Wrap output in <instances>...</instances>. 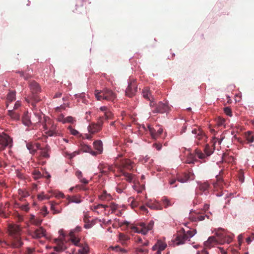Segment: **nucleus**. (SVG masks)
Instances as JSON below:
<instances>
[{
    "label": "nucleus",
    "mask_w": 254,
    "mask_h": 254,
    "mask_svg": "<svg viewBox=\"0 0 254 254\" xmlns=\"http://www.w3.org/2000/svg\"><path fill=\"white\" fill-rule=\"evenodd\" d=\"M95 95L98 100H105L114 102L116 98V94L109 89L106 88L103 90H96Z\"/></svg>",
    "instance_id": "f257e3e1"
},
{
    "label": "nucleus",
    "mask_w": 254,
    "mask_h": 254,
    "mask_svg": "<svg viewBox=\"0 0 254 254\" xmlns=\"http://www.w3.org/2000/svg\"><path fill=\"white\" fill-rule=\"evenodd\" d=\"M196 230H189L186 233L184 229L182 232H179L174 240V242L177 245H180L184 244L185 242L193 237L196 233Z\"/></svg>",
    "instance_id": "f03ea898"
},
{
    "label": "nucleus",
    "mask_w": 254,
    "mask_h": 254,
    "mask_svg": "<svg viewBox=\"0 0 254 254\" xmlns=\"http://www.w3.org/2000/svg\"><path fill=\"white\" fill-rule=\"evenodd\" d=\"M45 124L44 125V128L45 129L48 130L46 132L50 136H60V133L57 129V125H55L53 121L49 118H45Z\"/></svg>",
    "instance_id": "7ed1b4c3"
},
{
    "label": "nucleus",
    "mask_w": 254,
    "mask_h": 254,
    "mask_svg": "<svg viewBox=\"0 0 254 254\" xmlns=\"http://www.w3.org/2000/svg\"><path fill=\"white\" fill-rule=\"evenodd\" d=\"M7 238L5 243L13 248L16 246V226L14 224H9L7 229Z\"/></svg>",
    "instance_id": "20e7f679"
},
{
    "label": "nucleus",
    "mask_w": 254,
    "mask_h": 254,
    "mask_svg": "<svg viewBox=\"0 0 254 254\" xmlns=\"http://www.w3.org/2000/svg\"><path fill=\"white\" fill-rule=\"evenodd\" d=\"M150 106L152 109V112L153 113L163 114L167 112L169 109L168 105L162 102L155 103L154 101H151Z\"/></svg>",
    "instance_id": "39448f33"
},
{
    "label": "nucleus",
    "mask_w": 254,
    "mask_h": 254,
    "mask_svg": "<svg viewBox=\"0 0 254 254\" xmlns=\"http://www.w3.org/2000/svg\"><path fill=\"white\" fill-rule=\"evenodd\" d=\"M127 87L126 90V95L128 97H132L135 95L137 89V83L135 80L129 79Z\"/></svg>",
    "instance_id": "423d86ee"
},
{
    "label": "nucleus",
    "mask_w": 254,
    "mask_h": 254,
    "mask_svg": "<svg viewBox=\"0 0 254 254\" xmlns=\"http://www.w3.org/2000/svg\"><path fill=\"white\" fill-rule=\"evenodd\" d=\"M60 234V238L59 239L56 240L57 243V246L54 247V250L58 252H61L64 251L66 249V247L63 242V239L64 238L65 234L63 230H60L59 231Z\"/></svg>",
    "instance_id": "0eeeda50"
},
{
    "label": "nucleus",
    "mask_w": 254,
    "mask_h": 254,
    "mask_svg": "<svg viewBox=\"0 0 254 254\" xmlns=\"http://www.w3.org/2000/svg\"><path fill=\"white\" fill-rule=\"evenodd\" d=\"M103 118L104 117H99L97 123L91 124L88 126V129L91 134H94L101 130L103 124Z\"/></svg>",
    "instance_id": "6e6552de"
},
{
    "label": "nucleus",
    "mask_w": 254,
    "mask_h": 254,
    "mask_svg": "<svg viewBox=\"0 0 254 254\" xmlns=\"http://www.w3.org/2000/svg\"><path fill=\"white\" fill-rule=\"evenodd\" d=\"M146 130H148L152 138L153 139L158 138L163 132V129L158 126L155 127H152L150 125H147V128L144 127Z\"/></svg>",
    "instance_id": "1a4fd4ad"
},
{
    "label": "nucleus",
    "mask_w": 254,
    "mask_h": 254,
    "mask_svg": "<svg viewBox=\"0 0 254 254\" xmlns=\"http://www.w3.org/2000/svg\"><path fill=\"white\" fill-rule=\"evenodd\" d=\"M12 139L7 134H0V149L3 150L6 146L11 147Z\"/></svg>",
    "instance_id": "9d476101"
},
{
    "label": "nucleus",
    "mask_w": 254,
    "mask_h": 254,
    "mask_svg": "<svg viewBox=\"0 0 254 254\" xmlns=\"http://www.w3.org/2000/svg\"><path fill=\"white\" fill-rule=\"evenodd\" d=\"M133 163L128 159H123L118 165L117 168L120 172L125 170H131L133 167Z\"/></svg>",
    "instance_id": "9b49d317"
},
{
    "label": "nucleus",
    "mask_w": 254,
    "mask_h": 254,
    "mask_svg": "<svg viewBox=\"0 0 254 254\" xmlns=\"http://www.w3.org/2000/svg\"><path fill=\"white\" fill-rule=\"evenodd\" d=\"M204 151V153H202V152L198 148H196L194 152L195 154L200 159H203L206 156H209L213 152V150L210 148L209 145L208 144H206Z\"/></svg>",
    "instance_id": "f8f14e48"
},
{
    "label": "nucleus",
    "mask_w": 254,
    "mask_h": 254,
    "mask_svg": "<svg viewBox=\"0 0 254 254\" xmlns=\"http://www.w3.org/2000/svg\"><path fill=\"white\" fill-rule=\"evenodd\" d=\"M90 3L87 0H77L76 3V8L75 12H79L80 13H87L88 10L86 6V3Z\"/></svg>",
    "instance_id": "ddd939ff"
},
{
    "label": "nucleus",
    "mask_w": 254,
    "mask_h": 254,
    "mask_svg": "<svg viewBox=\"0 0 254 254\" xmlns=\"http://www.w3.org/2000/svg\"><path fill=\"white\" fill-rule=\"evenodd\" d=\"M193 134H196V138L199 141L205 142L206 141L207 136L203 130L199 127L194 128L191 131Z\"/></svg>",
    "instance_id": "4468645a"
},
{
    "label": "nucleus",
    "mask_w": 254,
    "mask_h": 254,
    "mask_svg": "<svg viewBox=\"0 0 254 254\" xmlns=\"http://www.w3.org/2000/svg\"><path fill=\"white\" fill-rule=\"evenodd\" d=\"M98 169L101 173L103 174H107L109 172H114L115 171L114 167L112 165H109L105 163L100 164L98 166Z\"/></svg>",
    "instance_id": "2eb2a0df"
},
{
    "label": "nucleus",
    "mask_w": 254,
    "mask_h": 254,
    "mask_svg": "<svg viewBox=\"0 0 254 254\" xmlns=\"http://www.w3.org/2000/svg\"><path fill=\"white\" fill-rule=\"evenodd\" d=\"M194 179V174L190 172L188 173H184L182 176L177 177V180L181 183H185L190 180H193Z\"/></svg>",
    "instance_id": "dca6fc26"
},
{
    "label": "nucleus",
    "mask_w": 254,
    "mask_h": 254,
    "mask_svg": "<svg viewBox=\"0 0 254 254\" xmlns=\"http://www.w3.org/2000/svg\"><path fill=\"white\" fill-rule=\"evenodd\" d=\"M143 97L148 101H153L154 97L152 95L151 91L148 87H145L142 91Z\"/></svg>",
    "instance_id": "f3484780"
},
{
    "label": "nucleus",
    "mask_w": 254,
    "mask_h": 254,
    "mask_svg": "<svg viewBox=\"0 0 254 254\" xmlns=\"http://www.w3.org/2000/svg\"><path fill=\"white\" fill-rule=\"evenodd\" d=\"M146 205L152 209L157 210L162 209L160 204L156 200L153 201L152 200H148L146 202Z\"/></svg>",
    "instance_id": "a211bd4d"
},
{
    "label": "nucleus",
    "mask_w": 254,
    "mask_h": 254,
    "mask_svg": "<svg viewBox=\"0 0 254 254\" xmlns=\"http://www.w3.org/2000/svg\"><path fill=\"white\" fill-rule=\"evenodd\" d=\"M210 188V186L208 182L198 183L197 189L201 191L200 194H202V192H204L205 194L209 192Z\"/></svg>",
    "instance_id": "6ab92c4d"
},
{
    "label": "nucleus",
    "mask_w": 254,
    "mask_h": 254,
    "mask_svg": "<svg viewBox=\"0 0 254 254\" xmlns=\"http://www.w3.org/2000/svg\"><path fill=\"white\" fill-rule=\"evenodd\" d=\"M121 175L120 176H124V179L129 183H133L135 181V176L132 174L127 173L125 171L120 172Z\"/></svg>",
    "instance_id": "aec40b11"
},
{
    "label": "nucleus",
    "mask_w": 254,
    "mask_h": 254,
    "mask_svg": "<svg viewBox=\"0 0 254 254\" xmlns=\"http://www.w3.org/2000/svg\"><path fill=\"white\" fill-rule=\"evenodd\" d=\"M42 113L41 112H35L32 116L30 117V121L31 124H36L41 122L42 119Z\"/></svg>",
    "instance_id": "412c9836"
},
{
    "label": "nucleus",
    "mask_w": 254,
    "mask_h": 254,
    "mask_svg": "<svg viewBox=\"0 0 254 254\" xmlns=\"http://www.w3.org/2000/svg\"><path fill=\"white\" fill-rule=\"evenodd\" d=\"M219 242L213 236L210 237L207 241H205L204 243L205 247L206 248H211L214 246L218 244Z\"/></svg>",
    "instance_id": "4be33fe9"
},
{
    "label": "nucleus",
    "mask_w": 254,
    "mask_h": 254,
    "mask_svg": "<svg viewBox=\"0 0 254 254\" xmlns=\"http://www.w3.org/2000/svg\"><path fill=\"white\" fill-rule=\"evenodd\" d=\"M45 235V230L42 228L40 227L34 231L32 236L34 238H40Z\"/></svg>",
    "instance_id": "5701e85b"
},
{
    "label": "nucleus",
    "mask_w": 254,
    "mask_h": 254,
    "mask_svg": "<svg viewBox=\"0 0 254 254\" xmlns=\"http://www.w3.org/2000/svg\"><path fill=\"white\" fill-rule=\"evenodd\" d=\"M9 206V204L8 203H6L4 206L2 205L0 206V216L3 218H6L7 217L8 214L7 212L8 211Z\"/></svg>",
    "instance_id": "b1692460"
},
{
    "label": "nucleus",
    "mask_w": 254,
    "mask_h": 254,
    "mask_svg": "<svg viewBox=\"0 0 254 254\" xmlns=\"http://www.w3.org/2000/svg\"><path fill=\"white\" fill-rule=\"evenodd\" d=\"M29 87L33 94L40 91V87L39 85L34 81H31L29 83Z\"/></svg>",
    "instance_id": "393cba45"
},
{
    "label": "nucleus",
    "mask_w": 254,
    "mask_h": 254,
    "mask_svg": "<svg viewBox=\"0 0 254 254\" xmlns=\"http://www.w3.org/2000/svg\"><path fill=\"white\" fill-rule=\"evenodd\" d=\"M69 237L70 241L74 245L78 247L80 246L81 245L80 239L75 236L73 231H71L69 233Z\"/></svg>",
    "instance_id": "a878e982"
},
{
    "label": "nucleus",
    "mask_w": 254,
    "mask_h": 254,
    "mask_svg": "<svg viewBox=\"0 0 254 254\" xmlns=\"http://www.w3.org/2000/svg\"><path fill=\"white\" fill-rule=\"evenodd\" d=\"M26 146L27 149L30 151L31 153H34L37 151V150L39 149L40 145L39 143H27Z\"/></svg>",
    "instance_id": "bb28decb"
},
{
    "label": "nucleus",
    "mask_w": 254,
    "mask_h": 254,
    "mask_svg": "<svg viewBox=\"0 0 254 254\" xmlns=\"http://www.w3.org/2000/svg\"><path fill=\"white\" fill-rule=\"evenodd\" d=\"M22 122L26 126H29L31 125L30 117H29L27 112L24 113L22 117Z\"/></svg>",
    "instance_id": "cd10ccee"
},
{
    "label": "nucleus",
    "mask_w": 254,
    "mask_h": 254,
    "mask_svg": "<svg viewBox=\"0 0 254 254\" xmlns=\"http://www.w3.org/2000/svg\"><path fill=\"white\" fill-rule=\"evenodd\" d=\"M68 202H74L76 203H80L81 202L80 195H73L71 196H68L67 198Z\"/></svg>",
    "instance_id": "c85d7f7f"
},
{
    "label": "nucleus",
    "mask_w": 254,
    "mask_h": 254,
    "mask_svg": "<svg viewBox=\"0 0 254 254\" xmlns=\"http://www.w3.org/2000/svg\"><path fill=\"white\" fill-rule=\"evenodd\" d=\"M94 148L98 151V153H101L103 151L102 142L101 140H96L94 142Z\"/></svg>",
    "instance_id": "c756f323"
},
{
    "label": "nucleus",
    "mask_w": 254,
    "mask_h": 254,
    "mask_svg": "<svg viewBox=\"0 0 254 254\" xmlns=\"http://www.w3.org/2000/svg\"><path fill=\"white\" fill-rule=\"evenodd\" d=\"M79 249L78 250L79 254H87L89 253V247L87 245H80Z\"/></svg>",
    "instance_id": "7c9ffc66"
},
{
    "label": "nucleus",
    "mask_w": 254,
    "mask_h": 254,
    "mask_svg": "<svg viewBox=\"0 0 254 254\" xmlns=\"http://www.w3.org/2000/svg\"><path fill=\"white\" fill-rule=\"evenodd\" d=\"M216 182L213 183V186L214 188L216 189L217 188H221L222 187L223 180L221 178L220 175H217L216 176Z\"/></svg>",
    "instance_id": "2f4dec72"
},
{
    "label": "nucleus",
    "mask_w": 254,
    "mask_h": 254,
    "mask_svg": "<svg viewBox=\"0 0 254 254\" xmlns=\"http://www.w3.org/2000/svg\"><path fill=\"white\" fill-rule=\"evenodd\" d=\"M99 198L101 200L109 201L112 199V196L110 194L108 193L106 191H104L101 195H99Z\"/></svg>",
    "instance_id": "473e14b6"
},
{
    "label": "nucleus",
    "mask_w": 254,
    "mask_h": 254,
    "mask_svg": "<svg viewBox=\"0 0 254 254\" xmlns=\"http://www.w3.org/2000/svg\"><path fill=\"white\" fill-rule=\"evenodd\" d=\"M196 161L195 155L193 153H190L186 162L188 164H194Z\"/></svg>",
    "instance_id": "72a5a7b5"
},
{
    "label": "nucleus",
    "mask_w": 254,
    "mask_h": 254,
    "mask_svg": "<svg viewBox=\"0 0 254 254\" xmlns=\"http://www.w3.org/2000/svg\"><path fill=\"white\" fill-rule=\"evenodd\" d=\"M76 176L80 180V182L84 184H87L88 181L84 178H82V174L81 171H77L75 173Z\"/></svg>",
    "instance_id": "f704fd0d"
},
{
    "label": "nucleus",
    "mask_w": 254,
    "mask_h": 254,
    "mask_svg": "<svg viewBox=\"0 0 254 254\" xmlns=\"http://www.w3.org/2000/svg\"><path fill=\"white\" fill-rule=\"evenodd\" d=\"M162 202L164 205L165 208H167L169 206H170L172 205L173 203L171 202V201L166 196H164L162 197Z\"/></svg>",
    "instance_id": "c9c22d12"
},
{
    "label": "nucleus",
    "mask_w": 254,
    "mask_h": 254,
    "mask_svg": "<svg viewBox=\"0 0 254 254\" xmlns=\"http://www.w3.org/2000/svg\"><path fill=\"white\" fill-rule=\"evenodd\" d=\"M216 235L218 238V239L217 240L219 242V243L221 242L222 239H223V238H224V237L226 235L222 230H218L216 232Z\"/></svg>",
    "instance_id": "e433bc0d"
},
{
    "label": "nucleus",
    "mask_w": 254,
    "mask_h": 254,
    "mask_svg": "<svg viewBox=\"0 0 254 254\" xmlns=\"http://www.w3.org/2000/svg\"><path fill=\"white\" fill-rule=\"evenodd\" d=\"M246 138L248 143H252L254 141V136L252 135V131H249L246 133Z\"/></svg>",
    "instance_id": "4c0bfd02"
},
{
    "label": "nucleus",
    "mask_w": 254,
    "mask_h": 254,
    "mask_svg": "<svg viewBox=\"0 0 254 254\" xmlns=\"http://www.w3.org/2000/svg\"><path fill=\"white\" fill-rule=\"evenodd\" d=\"M113 115L112 113L110 111V110H108V111L106 112L104 114V115L100 116V117H104L103 121L104 120H110L112 119L113 118Z\"/></svg>",
    "instance_id": "58836bf2"
},
{
    "label": "nucleus",
    "mask_w": 254,
    "mask_h": 254,
    "mask_svg": "<svg viewBox=\"0 0 254 254\" xmlns=\"http://www.w3.org/2000/svg\"><path fill=\"white\" fill-rule=\"evenodd\" d=\"M232 239H233V238L232 237H231L230 236H228V235H225V236L224 237L223 239H222V240L220 243V244H223L224 243L229 244L232 241Z\"/></svg>",
    "instance_id": "ea45409f"
},
{
    "label": "nucleus",
    "mask_w": 254,
    "mask_h": 254,
    "mask_svg": "<svg viewBox=\"0 0 254 254\" xmlns=\"http://www.w3.org/2000/svg\"><path fill=\"white\" fill-rule=\"evenodd\" d=\"M18 194L19 195H20V197L19 198L20 200H22L23 198H24L29 195L26 191L22 189L18 190Z\"/></svg>",
    "instance_id": "a19ab883"
},
{
    "label": "nucleus",
    "mask_w": 254,
    "mask_h": 254,
    "mask_svg": "<svg viewBox=\"0 0 254 254\" xmlns=\"http://www.w3.org/2000/svg\"><path fill=\"white\" fill-rule=\"evenodd\" d=\"M32 102L31 103V105L33 108H35L36 107L35 104L39 102L40 101V99L37 95H33L32 97Z\"/></svg>",
    "instance_id": "79ce46f5"
},
{
    "label": "nucleus",
    "mask_w": 254,
    "mask_h": 254,
    "mask_svg": "<svg viewBox=\"0 0 254 254\" xmlns=\"http://www.w3.org/2000/svg\"><path fill=\"white\" fill-rule=\"evenodd\" d=\"M127 188L126 184L119 185L116 188L117 191L118 193H121L123 192L124 190Z\"/></svg>",
    "instance_id": "37998d69"
},
{
    "label": "nucleus",
    "mask_w": 254,
    "mask_h": 254,
    "mask_svg": "<svg viewBox=\"0 0 254 254\" xmlns=\"http://www.w3.org/2000/svg\"><path fill=\"white\" fill-rule=\"evenodd\" d=\"M158 249H160L162 251L164 250L167 247V244L160 240L158 241Z\"/></svg>",
    "instance_id": "c03bdc74"
},
{
    "label": "nucleus",
    "mask_w": 254,
    "mask_h": 254,
    "mask_svg": "<svg viewBox=\"0 0 254 254\" xmlns=\"http://www.w3.org/2000/svg\"><path fill=\"white\" fill-rule=\"evenodd\" d=\"M128 202H130L132 207H135L138 205V202L136 201L133 197H130L128 199Z\"/></svg>",
    "instance_id": "a18cd8bd"
},
{
    "label": "nucleus",
    "mask_w": 254,
    "mask_h": 254,
    "mask_svg": "<svg viewBox=\"0 0 254 254\" xmlns=\"http://www.w3.org/2000/svg\"><path fill=\"white\" fill-rule=\"evenodd\" d=\"M198 215L196 217V219L198 221H202L205 219V217H206L208 219L209 218V216L207 214L204 215L203 214H200L199 213H198Z\"/></svg>",
    "instance_id": "49530a36"
},
{
    "label": "nucleus",
    "mask_w": 254,
    "mask_h": 254,
    "mask_svg": "<svg viewBox=\"0 0 254 254\" xmlns=\"http://www.w3.org/2000/svg\"><path fill=\"white\" fill-rule=\"evenodd\" d=\"M20 228H19L18 226L17 225V248L18 247H20L23 245V243L19 240L18 238V235L19 232Z\"/></svg>",
    "instance_id": "de8ad7c7"
},
{
    "label": "nucleus",
    "mask_w": 254,
    "mask_h": 254,
    "mask_svg": "<svg viewBox=\"0 0 254 254\" xmlns=\"http://www.w3.org/2000/svg\"><path fill=\"white\" fill-rule=\"evenodd\" d=\"M15 94L14 92L9 93L7 96V102H12L15 99Z\"/></svg>",
    "instance_id": "09e8293b"
},
{
    "label": "nucleus",
    "mask_w": 254,
    "mask_h": 254,
    "mask_svg": "<svg viewBox=\"0 0 254 254\" xmlns=\"http://www.w3.org/2000/svg\"><path fill=\"white\" fill-rule=\"evenodd\" d=\"M141 226H142V228L140 229L139 233L143 235H146L148 231V229H147L144 224H141Z\"/></svg>",
    "instance_id": "8fccbe9b"
},
{
    "label": "nucleus",
    "mask_w": 254,
    "mask_h": 254,
    "mask_svg": "<svg viewBox=\"0 0 254 254\" xmlns=\"http://www.w3.org/2000/svg\"><path fill=\"white\" fill-rule=\"evenodd\" d=\"M91 147L87 145H84L82 147V150L85 152H88L91 151Z\"/></svg>",
    "instance_id": "3c124183"
},
{
    "label": "nucleus",
    "mask_w": 254,
    "mask_h": 254,
    "mask_svg": "<svg viewBox=\"0 0 254 254\" xmlns=\"http://www.w3.org/2000/svg\"><path fill=\"white\" fill-rule=\"evenodd\" d=\"M37 198L40 200H42L45 199H49V197L47 195H44L43 192L38 194L37 195Z\"/></svg>",
    "instance_id": "603ef678"
},
{
    "label": "nucleus",
    "mask_w": 254,
    "mask_h": 254,
    "mask_svg": "<svg viewBox=\"0 0 254 254\" xmlns=\"http://www.w3.org/2000/svg\"><path fill=\"white\" fill-rule=\"evenodd\" d=\"M224 111L225 113L227 115L230 116V117L232 116V111L230 107H225L224 109Z\"/></svg>",
    "instance_id": "864d4df0"
},
{
    "label": "nucleus",
    "mask_w": 254,
    "mask_h": 254,
    "mask_svg": "<svg viewBox=\"0 0 254 254\" xmlns=\"http://www.w3.org/2000/svg\"><path fill=\"white\" fill-rule=\"evenodd\" d=\"M8 115L13 119H15L16 117V114L14 111V110H8Z\"/></svg>",
    "instance_id": "5fc2aeb1"
},
{
    "label": "nucleus",
    "mask_w": 254,
    "mask_h": 254,
    "mask_svg": "<svg viewBox=\"0 0 254 254\" xmlns=\"http://www.w3.org/2000/svg\"><path fill=\"white\" fill-rule=\"evenodd\" d=\"M33 175L34 176L35 179H38L41 176V173L38 170H34L33 172Z\"/></svg>",
    "instance_id": "6e6d98bb"
},
{
    "label": "nucleus",
    "mask_w": 254,
    "mask_h": 254,
    "mask_svg": "<svg viewBox=\"0 0 254 254\" xmlns=\"http://www.w3.org/2000/svg\"><path fill=\"white\" fill-rule=\"evenodd\" d=\"M41 155L42 156L45 158L49 157V154H48V151L46 149H43L41 152Z\"/></svg>",
    "instance_id": "4d7b16f0"
},
{
    "label": "nucleus",
    "mask_w": 254,
    "mask_h": 254,
    "mask_svg": "<svg viewBox=\"0 0 254 254\" xmlns=\"http://www.w3.org/2000/svg\"><path fill=\"white\" fill-rule=\"evenodd\" d=\"M119 239L120 240L127 241L128 239V237L123 233H120Z\"/></svg>",
    "instance_id": "13d9d810"
},
{
    "label": "nucleus",
    "mask_w": 254,
    "mask_h": 254,
    "mask_svg": "<svg viewBox=\"0 0 254 254\" xmlns=\"http://www.w3.org/2000/svg\"><path fill=\"white\" fill-rule=\"evenodd\" d=\"M68 128L70 130V133L74 135H76L78 133V131L76 129L73 128L71 127H69Z\"/></svg>",
    "instance_id": "bf43d9fd"
},
{
    "label": "nucleus",
    "mask_w": 254,
    "mask_h": 254,
    "mask_svg": "<svg viewBox=\"0 0 254 254\" xmlns=\"http://www.w3.org/2000/svg\"><path fill=\"white\" fill-rule=\"evenodd\" d=\"M254 240V234H252V235H251V236L248 237L247 239H246V242L247 243L249 244H250L253 240Z\"/></svg>",
    "instance_id": "052dcab7"
},
{
    "label": "nucleus",
    "mask_w": 254,
    "mask_h": 254,
    "mask_svg": "<svg viewBox=\"0 0 254 254\" xmlns=\"http://www.w3.org/2000/svg\"><path fill=\"white\" fill-rule=\"evenodd\" d=\"M73 121V118L71 116H69V117L65 118V119H64V124L65 123H72Z\"/></svg>",
    "instance_id": "680f3d73"
},
{
    "label": "nucleus",
    "mask_w": 254,
    "mask_h": 254,
    "mask_svg": "<svg viewBox=\"0 0 254 254\" xmlns=\"http://www.w3.org/2000/svg\"><path fill=\"white\" fill-rule=\"evenodd\" d=\"M111 210H112V213H114L115 212V211L117 209V205L116 204H115V203H111L110 206Z\"/></svg>",
    "instance_id": "e2e57ef3"
},
{
    "label": "nucleus",
    "mask_w": 254,
    "mask_h": 254,
    "mask_svg": "<svg viewBox=\"0 0 254 254\" xmlns=\"http://www.w3.org/2000/svg\"><path fill=\"white\" fill-rule=\"evenodd\" d=\"M75 188L79 190H86V188L82 185H77L75 186Z\"/></svg>",
    "instance_id": "0e129e2a"
},
{
    "label": "nucleus",
    "mask_w": 254,
    "mask_h": 254,
    "mask_svg": "<svg viewBox=\"0 0 254 254\" xmlns=\"http://www.w3.org/2000/svg\"><path fill=\"white\" fill-rule=\"evenodd\" d=\"M196 254H209V253L205 249H203L201 251H198Z\"/></svg>",
    "instance_id": "69168bd1"
},
{
    "label": "nucleus",
    "mask_w": 254,
    "mask_h": 254,
    "mask_svg": "<svg viewBox=\"0 0 254 254\" xmlns=\"http://www.w3.org/2000/svg\"><path fill=\"white\" fill-rule=\"evenodd\" d=\"M17 177H18V178L21 179H24L25 178V176L21 172H18L17 170Z\"/></svg>",
    "instance_id": "338daca9"
},
{
    "label": "nucleus",
    "mask_w": 254,
    "mask_h": 254,
    "mask_svg": "<svg viewBox=\"0 0 254 254\" xmlns=\"http://www.w3.org/2000/svg\"><path fill=\"white\" fill-rule=\"evenodd\" d=\"M153 145L158 151L160 150L162 148V145L161 144L154 143Z\"/></svg>",
    "instance_id": "774afa93"
}]
</instances>
